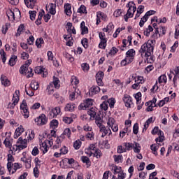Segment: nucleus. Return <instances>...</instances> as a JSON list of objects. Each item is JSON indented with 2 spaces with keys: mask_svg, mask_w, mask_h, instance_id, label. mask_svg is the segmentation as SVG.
<instances>
[{
  "mask_svg": "<svg viewBox=\"0 0 179 179\" xmlns=\"http://www.w3.org/2000/svg\"><path fill=\"white\" fill-rule=\"evenodd\" d=\"M139 52L141 53V57L143 56V54H145L144 57H150L153 54V46L150 43H145L142 45Z\"/></svg>",
  "mask_w": 179,
  "mask_h": 179,
  "instance_id": "1",
  "label": "nucleus"
},
{
  "mask_svg": "<svg viewBox=\"0 0 179 179\" xmlns=\"http://www.w3.org/2000/svg\"><path fill=\"white\" fill-rule=\"evenodd\" d=\"M127 7L129 8V9L127 14L124 16L125 22H128V19H129V17H132L134 16V13H135L136 10V6H135V3H134V1L129 2Z\"/></svg>",
  "mask_w": 179,
  "mask_h": 179,
  "instance_id": "2",
  "label": "nucleus"
},
{
  "mask_svg": "<svg viewBox=\"0 0 179 179\" xmlns=\"http://www.w3.org/2000/svg\"><path fill=\"white\" fill-rule=\"evenodd\" d=\"M123 146H124L126 150H131V149L134 148L135 153H139V152H141V145L138 143H134V144L131 143H124Z\"/></svg>",
  "mask_w": 179,
  "mask_h": 179,
  "instance_id": "3",
  "label": "nucleus"
},
{
  "mask_svg": "<svg viewBox=\"0 0 179 179\" xmlns=\"http://www.w3.org/2000/svg\"><path fill=\"white\" fill-rule=\"evenodd\" d=\"M20 108L22 110V114L24 116V118H29V117H30V113L27 108V103H26V100L22 101V103L20 105Z\"/></svg>",
  "mask_w": 179,
  "mask_h": 179,
  "instance_id": "4",
  "label": "nucleus"
},
{
  "mask_svg": "<svg viewBox=\"0 0 179 179\" xmlns=\"http://www.w3.org/2000/svg\"><path fill=\"white\" fill-rule=\"evenodd\" d=\"M48 122V119H47V116H45L44 114H41L35 119V122H36L37 125L39 126L45 125Z\"/></svg>",
  "mask_w": 179,
  "mask_h": 179,
  "instance_id": "5",
  "label": "nucleus"
},
{
  "mask_svg": "<svg viewBox=\"0 0 179 179\" xmlns=\"http://www.w3.org/2000/svg\"><path fill=\"white\" fill-rule=\"evenodd\" d=\"M100 132L102 133L101 138H104L107 134H111V129H106L104 125L99 127Z\"/></svg>",
  "mask_w": 179,
  "mask_h": 179,
  "instance_id": "6",
  "label": "nucleus"
},
{
  "mask_svg": "<svg viewBox=\"0 0 179 179\" xmlns=\"http://www.w3.org/2000/svg\"><path fill=\"white\" fill-rule=\"evenodd\" d=\"M123 101L127 108L131 107V103H132V99H131V96L127 94H124L123 97Z\"/></svg>",
  "mask_w": 179,
  "mask_h": 179,
  "instance_id": "7",
  "label": "nucleus"
},
{
  "mask_svg": "<svg viewBox=\"0 0 179 179\" xmlns=\"http://www.w3.org/2000/svg\"><path fill=\"white\" fill-rule=\"evenodd\" d=\"M14 158L13 156H12V155L8 154V163H7V169L9 171V173H10V171H12V162H13Z\"/></svg>",
  "mask_w": 179,
  "mask_h": 179,
  "instance_id": "8",
  "label": "nucleus"
},
{
  "mask_svg": "<svg viewBox=\"0 0 179 179\" xmlns=\"http://www.w3.org/2000/svg\"><path fill=\"white\" fill-rule=\"evenodd\" d=\"M18 169H22V164H20L19 163L11 164V171L10 173L14 174Z\"/></svg>",
  "mask_w": 179,
  "mask_h": 179,
  "instance_id": "9",
  "label": "nucleus"
},
{
  "mask_svg": "<svg viewBox=\"0 0 179 179\" xmlns=\"http://www.w3.org/2000/svg\"><path fill=\"white\" fill-rule=\"evenodd\" d=\"M99 92H100L99 86H92L90 90L89 94L90 96H93V94H96Z\"/></svg>",
  "mask_w": 179,
  "mask_h": 179,
  "instance_id": "10",
  "label": "nucleus"
},
{
  "mask_svg": "<svg viewBox=\"0 0 179 179\" xmlns=\"http://www.w3.org/2000/svg\"><path fill=\"white\" fill-rule=\"evenodd\" d=\"M24 2L27 8L33 9L34 8V3L37 2V0H24Z\"/></svg>",
  "mask_w": 179,
  "mask_h": 179,
  "instance_id": "11",
  "label": "nucleus"
},
{
  "mask_svg": "<svg viewBox=\"0 0 179 179\" xmlns=\"http://www.w3.org/2000/svg\"><path fill=\"white\" fill-rule=\"evenodd\" d=\"M1 84L3 85V86H10V81L8 80V78L2 75L1 77Z\"/></svg>",
  "mask_w": 179,
  "mask_h": 179,
  "instance_id": "12",
  "label": "nucleus"
},
{
  "mask_svg": "<svg viewBox=\"0 0 179 179\" xmlns=\"http://www.w3.org/2000/svg\"><path fill=\"white\" fill-rule=\"evenodd\" d=\"M64 12L67 16L72 15V10H71V4L66 3L64 5Z\"/></svg>",
  "mask_w": 179,
  "mask_h": 179,
  "instance_id": "13",
  "label": "nucleus"
},
{
  "mask_svg": "<svg viewBox=\"0 0 179 179\" xmlns=\"http://www.w3.org/2000/svg\"><path fill=\"white\" fill-rule=\"evenodd\" d=\"M17 61V56L16 55H13L10 60H9V65L10 66H15V65H16V62Z\"/></svg>",
  "mask_w": 179,
  "mask_h": 179,
  "instance_id": "14",
  "label": "nucleus"
},
{
  "mask_svg": "<svg viewBox=\"0 0 179 179\" xmlns=\"http://www.w3.org/2000/svg\"><path fill=\"white\" fill-rule=\"evenodd\" d=\"M103 119L100 117V115H97L95 117V123L96 124L97 127H100L103 126Z\"/></svg>",
  "mask_w": 179,
  "mask_h": 179,
  "instance_id": "15",
  "label": "nucleus"
},
{
  "mask_svg": "<svg viewBox=\"0 0 179 179\" xmlns=\"http://www.w3.org/2000/svg\"><path fill=\"white\" fill-rule=\"evenodd\" d=\"M93 104V101L92 99H88L86 100L85 103H82L80 107H85V108H89L90 106H92Z\"/></svg>",
  "mask_w": 179,
  "mask_h": 179,
  "instance_id": "16",
  "label": "nucleus"
},
{
  "mask_svg": "<svg viewBox=\"0 0 179 179\" xmlns=\"http://www.w3.org/2000/svg\"><path fill=\"white\" fill-rule=\"evenodd\" d=\"M3 144L5 145L6 148H9L10 150H12V141L8 138H6L3 141Z\"/></svg>",
  "mask_w": 179,
  "mask_h": 179,
  "instance_id": "17",
  "label": "nucleus"
},
{
  "mask_svg": "<svg viewBox=\"0 0 179 179\" xmlns=\"http://www.w3.org/2000/svg\"><path fill=\"white\" fill-rule=\"evenodd\" d=\"M48 146L47 145L46 142H43L41 144L40 150L43 152V153H47L48 152Z\"/></svg>",
  "mask_w": 179,
  "mask_h": 179,
  "instance_id": "18",
  "label": "nucleus"
},
{
  "mask_svg": "<svg viewBox=\"0 0 179 179\" xmlns=\"http://www.w3.org/2000/svg\"><path fill=\"white\" fill-rule=\"evenodd\" d=\"M19 93H20L19 90H16L15 92V94L13 96V102L17 104V103H19V100H20V99H19Z\"/></svg>",
  "mask_w": 179,
  "mask_h": 179,
  "instance_id": "19",
  "label": "nucleus"
},
{
  "mask_svg": "<svg viewBox=\"0 0 179 179\" xmlns=\"http://www.w3.org/2000/svg\"><path fill=\"white\" fill-rule=\"evenodd\" d=\"M38 83H37L36 80H32L30 84V87L33 89V90H37L39 87Z\"/></svg>",
  "mask_w": 179,
  "mask_h": 179,
  "instance_id": "20",
  "label": "nucleus"
},
{
  "mask_svg": "<svg viewBox=\"0 0 179 179\" xmlns=\"http://www.w3.org/2000/svg\"><path fill=\"white\" fill-rule=\"evenodd\" d=\"M50 8L49 9L50 13L51 15H55V13H56L55 8H57V5L55 3H50Z\"/></svg>",
  "mask_w": 179,
  "mask_h": 179,
  "instance_id": "21",
  "label": "nucleus"
},
{
  "mask_svg": "<svg viewBox=\"0 0 179 179\" xmlns=\"http://www.w3.org/2000/svg\"><path fill=\"white\" fill-rule=\"evenodd\" d=\"M7 16L9 20H15V12H13L12 10L8 11Z\"/></svg>",
  "mask_w": 179,
  "mask_h": 179,
  "instance_id": "22",
  "label": "nucleus"
},
{
  "mask_svg": "<svg viewBox=\"0 0 179 179\" xmlns=\"http://www.w3.org/2000/svg\"><path fill=\"white\" fill-rule=\"evenodd\" d=\"M65 111H73L75 110V105L68 103L64 108Z\"/></svg>",
  "mask_w": 179,
  "mask_h": 179,
  "instance_id": "23",
  "label": "nucleus"
},
{
  "mask_svg": "<svg viewBox=\"0 0 179 179\" xmlns=\"http://www.w3.org/2000/svg\"><path fill=\"white\" fill-rule=\"evenodd\" d=\"M151 150L155 156H157V149H159V145L156 144H152L150 146Z\"/></svg>",
  "mask_w": 179,
  "mask_h": 179,
  "instance_id": "24",
  "label": "nucleus"
},
{
  "mask_svg": "<svg viewBox=\"0 0 179 179\" xmlns=\"http://www.w3.org/2000/svg\"><path fill=\"white\" fill-rule=\"evenodd\" d=\"M158 82L159 83H167V77L166 75H162L158 78Z\"/></svg>",
  "mask_w": 179,
  "mask_h": 179,
  "instance_id": "25",
  "label": "nucleus"
},
{
  "mask_svg": "<svg viewBox=\"0 0 179 179\" xmlns=\"http://www.w3.org/2000/svg\"><path fill=\"white\" fill-rule=\"evenodd\" d=\"M52 83L56 89H58L59 87V80L58 79V78L54 76Z\"/></svg>",
  "mask_w": 179,
  "mask_h": 179,
  "instance_id": "26",
  "label": "nucleus"
},
{
  "mask_svg": "<svg viewBox=\"0 0 179 179\" xmlns=\"http://www.w3.org/2000/svg\"><path fill=\"white\" fill-rule=\"evenodd\" d=\"M134 54H135V50L130 49L127 52L126 55L127 58H134Z\"/></svg>",
  "mask_w": 179,
  "mask_h": 179,
  "instance_id": "27",
  "label": "nucleus"
},
{
  "mask_svg": "<svg viewBox=\"0 0 179 179\" xmlns=\"http://www.w3.org/2000/svg\"><path fill=\"white\" fill-rule=\"evenodd\" d=\"M29 68L27 63H25L21 68L20 69V73H26L27 72V69Z\"/></svg>",
  "mask_w": 179,
  "mask_h": 179,
  "instance_id": "28",
  "label": "nucleus"
},
{
  "mask_svg": "<svg viewBox=\"0 0 179 179\" xmlns=\"http://www.w3.org/2000/svg\"><path fill=\"white\" fill-rule=\"evenodd\" d=\"M148 17L147 16V15L145 14L141 20L140 22H139V26L140 27H143L144 23H145V22H148Z\"/></svg>",
  "mask_w": 179,
  "mask_h": 179,
  "instance_id": "29",
  "label": "nucleus"
},
{
  "mask_svg": "<svg viewBox=\"0 0 179 179\" xmlns=\"http://www.w3.org/2000/svg\"><path fill=\"white\" fill-rule=\"evenodd\" d=\"M96 148L94 147V148L92 149V150H95V152H94V156L95 157H96V159H99L100 157H101V151L100 150H94Z\"/></svg>",
  "mask_w": 179,
  "mask_h": 179,
  "instance_id": "30",
  "label": "nucleus"
},
{
  "mask_svg": "<svg viewBox=\"0 0 179 179\" xmlns=\"http://www.w3.org/2000/svg\"><path fill=\"white\" fill-rule=\"evenodd\" d=\"M50 128H52V129H55V128H57V127H58V120H53L50 122Z\"/></svg>",
  "mask_w": 179,
  "mask_h": 179,
  "instance_id": "31",
  "label": "nucleus"
},
{
  "mask_svg": "<svg viewBox=\"0 0 179 179\" xmlns=\"http://www.w3.org/2000/svg\"><path fill=\"white\" fill-rule=\"evenodd\" d=\"M0 54L2 59V62L3 64H5V62H6V53H5V50H1Z\"/></svg>",
  "mask_w": 179,
  "mask_h": 179,
  "instance_id": "32",
  "label": "nucleus"
},
{
  "mask_svg": "<svg viewBox=\"0 0 179 179\" xmlns=\"http://www.w3.org/2000/svg\"><path fill=\"white\" fill-rule=\"evenodd\" d=\"M153 121V117H150L145 123L143 131H146L148 128H149V124H150Z\"/></svg>",
  "mask_w": 179,
  "mask_h": 179,
  "instance_id": "33",
  "label": "nucleus"
},
{
  "mask_svg": "<svg viewBox=\"0 0 179 179\" xmlns=\"http://www.w3.org/2000/svg\"><path fill=\"white\" fill-rule=\"evenodd\" d=\"M106 103L109 104V107H110V108H113V107H114V104H115V99L110 98L108 100V101H106Z\"/></svg>",
  "mask_w": 179,
  "mask_h": 179,
  "instance_id": "34",
  "label": "nucleus"
},
{
  "mask_svg": "<svg viewBox=\"0 0 179 179\" xmlns=\"http://www.w3.org/2000/svg\"><path fill=\"white\" fill-rule=\"evenodd\" d=\"M23 30H24V25L20 24L17 31V34H16L17 37L20 36V34H22V31H23Z\"/></svg>",
  "mask_w": 179,
  "mask_h": 179,
  "instance_id": "35",
  "label": "nucleus"
},
{
  "mask_svg": "<svg viewBox=\"0 0 179 179\" xmlns=\"http://www.w3.org/2000/svg\"><path fill=\"white\" fill-rule=\"evenodd\" d=\"M26 148H27V144H20L15 145V150H23V149H26Z\"/></svg>",
  "mask_w": 179,
  "mask_h": 179,
  "instance_id": "36",
  "label": "nucleus"
},
{
  "mask_svg": "<svg viewBox=\"0 0 179 179\" xmlns=\"http://www.w3.org/2000/svg\"><path fill=\"white\" fill-rule=\"evenodd\" d=\"M29 13L31 20H35L36 15L37 14V12L36 10H33V11L29 10Z\"/></svg>",
  "mask_w": 179,
  "mask_h": 179,
  "instance_id": "37",
  "label": "nucleus"
},
{
  "mask_svg": "<svg viewBox=\"0 0 179 179\" xmlns=\"http://www.w3.org/2000/svg\"><path fill=\"white\" fill-rule=\"evenodd\" d=\"M100 107H101V110H104V111H106V110H108V102L103 101V103L100 105Z\"/></svg>",
  "mask_w": 179,
  "mask_h": 179,
  "instance_id": "38",
  "label": "nucleus"
},
{
  "mask_svg": "<svg viewBox=\"0 0 179 179\" xmlns=\"http://www.w3.org/2000/svg\"><path fill=\"white\" fill-rule=\"evenodd\" d=\"M71 129L69 128H66L64 129V132H63V135H65L66 136H67V138H71Z\"/></svg>",
  "mask_w": 179,
  "mask_h": 179,
  "instance_id": "39",
  "label": "nucleus"
},
{
  "mask_svg": "<svg viewBox=\"0 0 179 179\" xmlns=\"http://www.w3.org/2000/svg\"><path fill=\"white\" fill-rule=\"evenodd\" d=\"M113 159L115 163H120L122 160V155H114Z\"/></svg>",
  "mask_w": 179,
  "mask_h": 179,
  "instance_id": "40",
  "label": "nucleus"
},
{
  "mask_svg": "<svg viewBox=\"0 0 179 179\" xmlns=\"http://www.w3.org/2000/svg\"><path fill=\"white\" fill-rule=\"evenodd\" d=\"M53 112V115L56 116L61 113V108L59 107H55L54 109H52Z\"/></svg>",
  "mask_w": 179,
  "mask_h": 179,
  "instance_id": "41",
  "label": "nucleus"
},
{
  "mask_svg": "<svg viewBox=\"0 0 179 179\" xmlns=\"http://www.w3.org/2000/svg\"><path fill=\"white\" fill-rule=\"evenodd\" d=\"M133 132L134 135H138V133L139 132V126L138 125V123H136L134 125Z\"/></svg>",
  "mask_w": 179,
  "mask_h": 179,
  "instance_id": "42",
  "label": "nucleus"
},
{
  "mask_svg": "<svg viewBox=\"0 0 179 179\" xmlns=\"http://www.w3.org/2000/svg\"><path fill=\"white\" fill-rule=\"evenodd\" d=\"M81 68H82L83 71H84L85 72H87V71H89L90 67L89 66L88 64L83 63L81 64Z\"/></svg>",
  "mask_w": 179,
  "mask_h": 179,
  "instance_id": "43",
  "label": "nucleus"
},
{
  "mask_svg": "<svg viewBox=\"0 0 179 179\" xmlns=\"http://www.w3.org/2000/svg\"><path fill=\"white\" fill-rule=\"evenodd\" d=\"M135 99L136 100L137 104H139V101H141V100H142V94L141 92H138L135 95Z\"/></svg>",
  "mask_w": 179,
  "mask_h": 179,
  "instance_id": "44",
  "label": "nucleus"
},
{
  "mask_svg": "<svg viewBox=\"0 0 179 179\" xmlns=\"http://www.w3.org/2000/svg\"><path fill=\"white\" fill-rule=\"evenodd\" d=\"M78 13H87L86 11V6L82 5L78 10Z\"/></svg>",
  "mask_w": 179,
  "mask_h": 179,
  "instance_id": "45",
  "label": "nucleus"
},
{
  "mask_svg": "<svg viewBox=\"0 0 179 179\" xmlns=\"http://www.w3.org/2000/svg\"><path fill=\"white\" fill-rule=\"evenodd\" d=\"M81 160L83 163H86V164H90V159H89V157L86 156H82Z\"/></svg>",
  "mask_w": 179,
  "mask_h": 179,
  "instance_id": "46",
  "label": "nucleus"
},
{
  "mask_svg": "<svg viewBox=\"0 0 179 179\" xmlns=\"http://www.w3.org/2000/svg\"><path fill=\"white\" fill-rule=\"evenodd\" d=\"M63 121L65 124H71L73 122V120L72 117H63Z\"/></svg>",
  "mask_w": 179,
  "mask_h": 179,
  "instance_id": "47",
  "label": "nucleus"
},
{
  "mask_svg": "<svg viewBox=\"0 0 179 179\" xmlns=\"http://www.w3.org/2000/svg\"><path fill=\"white\" fill-rule=\"evenodd\" d=\"M80 141H76L73 143V148L74 149H76V150H78V149H80Z\"/></svg>",
  "mask_w": 179,
  "mask_h": 179,
  "instance_id": "48",
  "label": "nucleus"
},
{
  "mask_svg": "<svg viewBox=\"0 0 179 179\" xmlns=\"http://www.w3.org/2000/svg\"><path fill=\"white\" fill-rule=\"evenodd\" d=\"M108 127H111L114 124H115V120L113 117H109L108 121L107 122Z\"/></svg>",
  "mask_w": 179,
  "mask_h": 179,
  "instance_id": "49",
  "label": "nucleus"
},
{
  "mask_svg": "<svg viewBox=\"0 0 179 179\" xmlns=\"http://www.w3.org/2000/svg\"><path fill=\"white\" fill-rule=\"evenodd\" d=\"M21 162H23V163H28L30 166H31V158H28L27 159L26 157H22L21 158Z\"/></svg>",
  "mask_w": 179,
  "mask_h": 179,
  "instance_id": "50",
  "label": "nucleus"
},
{
  "mask_svg": "<svg viewBox=\"0 0 179 179\" xmlns=\"http://www.w3.org/2000/svg\"><path fill=\"white\" fill-rule=\"evenodd\" d=\"M17 143H20L21 145H27V139L23 140L22 137H20Z\"/></svg>",
  "mask_w": 179,
  "mask_h": 179,
  "instance_id": "51",
  "label": "nucleus"
},
{
  "mask_svg": "<svg viewBox=\"0 0 179 179\" xmlns=\"http://www.w3.org/2000/svg\"><path fill=\"white\" fill-rule=\"evenodd\" d=\"M99 48H106L107 46V40L101 41V43H99Z\"/></svg>",
  "mask_w": 179,
  "mask_h": 179,
  "instance_id": "52",
  "label": "nucleus"
},
{
  "mask_svg": "<svg viewBox=\"0 0 179 179\" xmlns=\"http://www.w3.org/2000/svg\"><path fill=\"white\" fill-rule=\"evenodd\" d=\"M104 78V73L103 71H99L96 75V79H102Z\"/></svg>",
  "mask_w": 179,
  "mask_h": 179,
  "instance_id": "53",
  "label": "nucleus"
},
{
  "mask_svg": "<svg viewBox=\"0 0 179 179\" xmlns=\"http://www.w3.org/2000/svg\"><path fill=\"white\" fill-rule=\"evenodd\" d=\"M125 152H127V150L122 145L117 146V153H125Z\"/></svg>",
  "mask_w": 179,
  "mask_h": 179,
  "instance_id": "54",
  "label": "nucleus"
},
{
  "mask_svg": "<svg viewBox=\"0 0 179 179\" xmlns=\"http://www.w3.org/2000/svg\"><path fill=\"white\" fill-rule=\"evenodd\" d=\"M146 58V61L148 62V64H152V62H153V57L152 56V55H150V56H144Z\"/></svg>",
  "mask_w": 179,
  "mask_h": 179,
  "instance_id": "55",
  "label": "nucleus"
},
{
  "mask_svg": "<svg viewBox=\"0 0 179 179\" xmlns=\"http://www.w3.org/2000/svg\"><path fill=\"white\" fill-rule=\"evenodd\" d=\"M48 61H52L54 59V55H52V52L48 51L47 53Z\"/></svg>",
  "mask_w": 179,
  "mask_h": 179,
  "instance_id": "56",
  "label": "nucleus"
},
{
  "mask_svg": "<svg viewBox=\"0 0 179 179\" xmlns=\"http://www.w3.org/2000/svg\"><path fill=\"white\" fill-rule=\"evenodd\" d=\"M66 29H67V31L69 33H72V23L71 22H67Z\"/></svg>",
  "mask_w": 179,
  "mask_h": 179,
  "instance_id": "57",
  "label": "nucleus"
},
{
  "mask_svg": "<svg viewBox=\"0 0 179 179\" xmlns=\"http://www.w3.org/2000/svg\"><path fill=\"white\" fill-rule=\"evenodd\" d=\"M86 138L92 141V139L94 138V134L93 132H88L86 135Z\"/></svg>",
  "mask_w": 179,
  "mask_h": 179,
  "instance_id": "58",
  "label": "nucleus"
},
{
  "mask_svg": "<svg viewBox=\"0 0 179 179\" xmlns=\"http://www.w3.org/2000/svg\"><path fill=\"white\" fill-rule=\"evenodd\" d=\"M122 13L121 12L120 9H118L117 10H115L113 13V16H115V17H120V16H121V14Z\"/></svg>",
  "mask_w": 179,
  "mask_h": 179,
  "instance_id": "59",
  "label": "nucleus"
},
{
  "mask_svg": "<svg viewBox=\"0 0 179 179\" xmlns=\"http://www.w3.org/2000/svg\"><path fill=\"white\" fill-rule=\"evenodd\" d=\"M38 148L34 147L32 150L31 154L33 155V156H37V155H38Z\"/></svg>",
  "mask_w": 179,
  "mask_h": 179,
  "instance_id": "60",
  "label": "nucleus"
},
{
  "mask_svg": "<svg viewBox=\"0 0 179 179\" xmlns=\"http://www.w3.org/2000/svg\"><path fill=\"white\" fill-rule=\"evenodd\" d=\"M81 44L83 45L84 48H87V38H83L81 41Z\"/></svg>",
  "mask_w": 179,
  "mask_h": 179,
  "instance_id": "61",
  "label": "nucleus"
},
{
  "mask_svg": "<svg viewBox=\"0 0 179 179\" xmlns=\"http://www.w3.org/2000/svg\"><path fill=\"white\" fill-rule=\"evenodd\" d=\"M27 43L29 44V45H33L34 43V37L33 36H30L29 39L27 40Z\"/></svg>",
  "mask_w": 179,
  "mask_h": 179,
  "instance_id": "62",
  "label": "nucleus"
},
{
  "mask_svg": "<svg viewBox=\"0 0 179 179\" xmlns=\"http://www.w3.org/2000/svg\"><path fill=\"white\" fill-rule=\"evenodd\" d=\"M71 79H72L71 83L74 85H79V80H78L76 77L73 76Z\"/></svg>",
  "mask_w": 179,
  "mask_h": 179,
  "instance_id": "63",
  "label": "nucleus"
},
{
  "mask_svg": "<svg viewBox=\"0 0 179 179\" xmlns=\"http://www.w3.org/2000/svg\"><path fill=\"white\" fill-rule=\"evenodd\" d=\"M174 72L176 78H179V66L175 69Z\"/></svg>",
  "mask_w": 179,
  "mask_h": 179,
  "instance_id": "64",
  "label": "nucleus"
}]
</instances>
